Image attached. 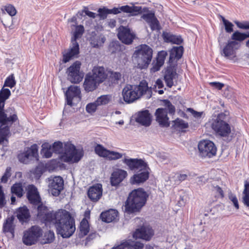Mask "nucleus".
I'll return each mask as SVG.
<instances>
[{"mask_svg":"<svg viewBox=\"0 0 249 249\" xmlns=\"http://www.w3.org/2000/svg\"><path fill=\"white\" fill-rule=\"evenodd\" d=\"M199 155L202 158H211L215 156L217 148L215 144L210 140H203L198 144Z\"/></svg>","mask_w":249,"mask_h":249,"instance_id":"obj_10","label":"nucleus"},{"mask_svg":"<svg viewBox=\"0 0 249 249\" xmlns=\"http://www.w3.org/2000/svg\"><path fill=\"white\" fill-rule=\"evenodd\" d=\"M97 233L96 231L94 232H91L89 235L87 237L86 239V242L88 243L91 241L92 240L95 239L97 235Z\"/></svg>","mask_w":249,"mask_h":249,"instance_id":"obj_63","label":"nucleus"},{"mask_svg":"<svg viewBox=\"0 0 249 249\" xmlns=\"http://www.w3.org/2000/svg\"><path fill=\"white\" fill-rule=\"evenodd\" d=\"M52 151L56 153H60L63 151V143L60 141L54 142L51 145Z\"/></svg>","mask_w":249,"mask_h":249,"instance_id":"obj_47","label":"nucleus"},{"mask_svg":"<svg viewBox=\"0 0 249 249\" xmlns=\"http://www.w3.org/2000/svg\"><path fill=\"white\" fill-rule=\"evenodd\" d=\"M26 196L29 203L34 206H36L41 202L37 188L33 184L28 185Z\"/></svg>","mask_w":249,"mask_h":249,"instance_id":"obj_16","label":"nucleus"},{"mask_svg":"<svg viewBox=\"0 0 249 249\" xmlns=\"http://www.w3.org/2000/svg\"><path fill=\"white\" fill-rule=\"evenodd\" d=\"M94 151L99 156L106 158L109 150L105 148L102 145L98 144L95 147Z\"/></svg>","mask_w":249,"mask_h":249,"instance_id":"obj_40","label":"nucleus"},{"mask_svg":"<svg viewBox=\"0 0 249 249\" xmlns=\"http://www.w3.org/2000/svg\"><path fill=\"white\" fill-rule=\"evenodd\" d=\"M153 56V50L146 44L139 46L134 53L137 66L141 69H146Z\"/></svg>","mask_w":249,"mask_h":249,"instance_id":"obj_7","label":"nucleus"},{"mask_svg":"<svg viewBox=\"0 0 249 249\" xmlns=\"http://www.w3.org/2000/svg\"><path fill=\"white\" fill-rule=\"evenodd\" d=\"M11 193L16 195L18 197H21L23 194V189L22 184L20 182L15 183L11 188Z\"/></svg>","mask_w":249,"mask_h":249,"instance_id":"obj_38","label":"nucleus"},{"mask_svg":"<svg viewBox=\"0 0 249 249\" xmlns=\"http://www.w3.org/2000/svg\"><path fill=\"white\" fill-rule=\"evenodd\" d=\"M155 17V16L154 13L151 12L143 14L141 18L144 19L147 23L149 24L150 21H151Z\"/></svg>","mask_w":249,"mask_h":249,"instance_id":"obj_59","label":"nucleus"},{"mask_svg":"<svg viewBox=\"0 0 249 249\" xmlns=\"http://www.w3.org/2000/svg\"><path fill=\"white\" fill-rule=\"evenodd\" d=\"M214 188L216 194H217L221 198H223L224 197V192L220 187L217 185L214 187Z\"/></svg>","mask_w":249,"mask_h":249,"instance_id":"obj_64","label":"nucleus"},{"mask_svg":"<svg viewBox=\"0 0 249 249\" xmlns=\"http://www.w3.org/2000/svg\"><path fill=\"white\" fill-rule=\"evenodd\" d=\"M240 46V45L238 42L229 40L223 48L221 54L226 58H229L234 54V50L238 49Z\"/></svg>","mask_w":249,"mask_h":249,"instance_id":"obj_25","label":"nucleus"},{"mask_svg":"<svg viewBox=\"0 0 249 249\" xmlns=\"http://www.w3.org/2000/svg\"><path fill=\"white\" fill-rule=\"evenodd\" d=\"M143 246V244L141 242L128 240L113 247L112 249H142Z\"/></svg>","mask_w":249,"mask_h":249,"instance_id":"obj_28","label":"nucleus"},{"mask_svg":"<svg viewBox=\"0 0 249 249\" xmlns=\"http://www.w3.org/2000/svg\"><path fill=\"white\" fill-rule=\"evenodd\" d=\"M167 54V52L166 51H160L158 53L156 60L164 64Z\"/></svg>","mask_w":249,"mask_h":249,"instance_id":"obj_57","label":"nucleus"},{"mask_svg":"<svg viewBox=\"0 0 249 249\" xmlns=\"http://www.w3.org/2000/svg\"><path fill=\"white\" fill-rule=\"evenodd\" d=\"M107 76L103 67H94L91 71L86 74L83 83L85 90L89 92L96 90L100 84L105 80Z\"/></svg>","mask_w":249,"mask_h":249,"instance_id":"obj_6","label":"nucleus"},{"mask_svg":"<svg viewBox=\"0 0 249 249\" xmlns=\"http://www.w3.org/2000/svg\"><path fill=\"white\" fill-rule=\"evenodd\" d=\"M111 100V96L109 94L101 95L98 97L96 101L97 105L102 106L108 104Z\"/></svg>","mask_w":249,"mask_h":249,"instance_id":"obj_42","label":"nucleus"},{"mask_svg":"<svg viewBox=\"0 0 249 249\" xmlns=\"http://www.w3.org/2000/svg\"><path fill=\"white\" fill-rule=\"evenodd\" d=\"M106 40V38L102 35H95L90 37V44L94 47H99L101 46Z\"/></svg>","mask_w":249,"mask_h":249,"instance_id":"obj_35","label":"nucleus"},{"mask_svg":"<svg viewBox=\"0 0 249 249\" xmlns=\"http://www.w3.org/2000/svg\"><path fill=\"white\" fill-rule=\"evenodd\" d=\"M65 95L67 104L72 107L73 105V100L78 99L79 100H80L81 99L80 87L77 86H70L65 92Z\"/></svg>","mask_w":249,"mask_h":249,"instance_id":"obj_15","label":"nucleus"},{"mask_svg":"<svg viewBox=\"0 0 249 249\" xmlns=\"http://www.w3.org/2000/svg\"><path fill=\"white\" fill-rule=\"evenodd\" d=\"M150 170L149 167L145 169H142L139 170V172L134 174L130 178V183L132 185H140L144 183L149 178Z\"/></svg>","mask_w":249,"mask_h":249,"instance_id":"obj_19","label":"nucleus"},{"mask_svg":"<svg viewBox=\"0 0 249 249\" xmlns=\"http://www.w3.org/2000/svg\"><path fill=\"white\" fill-rule=\"evenodd\" d=\"M53 152L51 144L48 142L42 144L41 154L43 157L49 158L52 157Z\"/></svg>","mask_w":249,"mask_h":249,"instance_id":"obj_37","label":"nucleus"},{"mask_svg":"<svg viewBox=\"0 0 249 249\" xmlns=\"http://www.w3.org/2000/svg\"><path fill=\"white\" fill-rule=\"evenodd\" d=\"M177 64H169L165 70L164 80L166 86L170 88L174 85L173 79L177 74Z\"/></svg>","mask_w":249,"mask_h":249,"instance_id":"obj_22","label":"nucleus"},{"mask_svg":"<svg viewBox=\"0 0 249 249\" xmlns=\"http://www.w3.org/2000/svg\"><path fill=\"white\" fill-rule=\"evenodd\" d=\"M79 53V45H72V47L66 53L63 54L62 62L63 63H66L70 61L75 56L77 55Z\"/></svg>","mask_w":249,"mask_h":249,"instance_id":"obj_33","label":"nucleus"},{"mask_svg":"<svg viewBox=\"0 0 249 249\" xmlns=\"http://www.w3.org/2000/svg\"><path fill=\"white\" fill-rule=\"evenodd\" d=\"M84 32V26L82 25H77L76 26L75 30L73 33V36L71 38V43L72 45H79L77 42V39L83 35Z\"/></svg>","mask_w":249,"mask_h":249,"instance_id":"obj_36","label":"nucleus"},{"mask_svg":"<svg viewBox=\"0 0 249 249\" xmlns=\"http://www.w3.org/2000/svg\"><path fill=\"white\" fill-rule=\"evenodd\" d=\"M149 24L151 29L152 31L160 29L159 21L156 18V17H155L154 18H153V19L150 21V22L149 23Z\"/></svg>","mask_w":249,"mask_h":249,"instance_id":"obj_55","label":"nucleus"},{"mask_svg":"<svg viewBox=\"0 0 249 249\" xmlns=\"http://www.w3.org/2000/svg\"><path fill=\"white\" fill-rule=\"evenodd\" d=\"M17 217L19 222L22 223L28 222L31 215L29 209L25 206L20 207L18 210Z\"/></svg>","mask_w":249,"mask_h":249,"instance_id":"obj_32","label":"nucleus"},{"mask_svg":"<svg viewBox=\"0 0 249 249\" xmlns=\"http://www.w3.org/2000/svg\"><path fill=\"white\" fill-rule=\"evenodd\" d=\"M127 176L126 171L117 168L111 174L110 182L112 186L117 187Z\"/></svg>","mask_w":249,"mask_h":249,"instance_id":"obj_20","label":"nucleus"},{"mask_svg":"<svg viewBox=\"0 0 249 249\" xmlns=\"http://www.w3.org/2000/svg\"><path fill=\"white\" fill-rule=\"evenodd\" d=\"M231 41L241 42L244 40L243 33L238 31H235L231 36Z\"/></svg>","mask_w":249,"mask_h":249,"instance_id":"obj_48","label":"nucleus"},{"mask_svg":"<svg viewBox=\"0 0 249 249\" xmlns=\"http://www.w3.org/2000/svg\"><path fill=\"white\" fill-rule=\"evenodd\" d=\"M14 220L15 217L13 215L7 217L4 221L2 226L3 232H9L11 233L12 238H14L15 237V230L16 226L14 224Z\"/></svg>","mask_w":249,"mask_h":249,"instance_id":"obj_29","label":"nucleus"},{"mask_svg":"<svg viewBox=\"0 0 249 249\" xmlns=\"http://www.w3.org/2000/svg\"><path fill=\"white\" fill-rule=\"evenodd\" d=\"M83 156L82 151H78L76 147L70 143L64 145V152L61 156V159L64 162H78Z\"/></svg>","mask_w":249,"mask_h":249,"instance_id":"obj_9","label":"nucleus"},{"mask_svg":"<svg viewBox=\"0 0 249 249\" xmlns=\"http://www.w3.org/2000/svg\"><path fill=\"white\" fill-rule=\"evenodd\" d=\"M98 16L102 19H105L107 18L108 14H109V9L106 7H103V8H99L98 10Z\"/></svg>","mask_w":249,"mask_h":249,"instance_id":"obj_51","label":"nucleus"},{"mask_svg":"<svg viewBox=\"0 0 249 249\" xmlns=\"http://www.w3.org/2000/svg\"><path fill=\"white\" fill-rule=\"evenodd\" d=\"M154 234V231L151 227L142 226L136 230L133 234V237L136 239L140 238L149 241Z\"/></svg>","mask_w":249,"mask_h":249,"instance_id":"obj_17","label":"nucleus"},{"mask_svg":"<svg viewBox=\"0 0 249 249\" xmlns=\"http://www.w3.org/2000/svg\"><path fill=\"white\" fill-rule=\"evenodd\" d=\"M118 216V212L117 210L110 209L102 212L100 214V218L106 223H110L115 221Z\"/></svg>","mask_w":249,"mask_h":249,"instance_id":"obj_30","label":"nucleus"},{"mask_svg":"<svg viewBox=\"0 0 249 249\" xmlns=\"http://www.w3.org/2000/svg\"><path fill=\"white\" fill-rule=\"evenodd\" d=\"M117 36L121 42L126 45L132 44L136 37L134 33L128 26L121 25L118 29Z\"/></svg>","mask_w":249,"mask_h":249,"instance_id":"obj_13","label":"nucleus"},{"mask_svg":"<svg viewBox=\"0 0 249 249\" xmlns=\"http://www.w3.org/2000/svg\"><path fill=\"white\" fill-rule=\"evenodd\" d=\"M45 244H49L52 243L55 239V236L53 231H49L48 232L45 233Z\"/></svg>","mask_w":249,"mask_h":249,"instance_id":"obj_50","label":"nucleus"},{"mask_svg":"<svg viewBox=\"0 0 249 249\" xmlns=\"http://www.w3.org/2000/svg\"><path fill=\"white\" fill-rule=\"evenodd\" d=\"M6 12L11 17L14 16L17 14V10L14 5L12 4H7L4 7Z\"/></svg>","mask_w":249,"mask_h":249,"instance_id":"obj_49","label":"nucleus"},{"mask_svg":"<svg viewBox=\"0 0 249 249\" xmlns=\"http://www.w3.org/2000/svg\"><path fill=\"white\" fill-rule=\"evenodd\" d=\"M149 195L143 188L132 190L125 203V211L128 214L139 212L145 205Z\"/></svg>","mask_w":249,"mask_h":249,"instance_id":"obj_3","label":"nucleus"},{"mask_svg":"<svg viewBox=\"0 0 249 249\" xmlns=\"http://www.w3.org/2000/svg\"><path fill=\"white\" fill-rule=\"evenodd\" d=\"M11 95L8 89L3 87L0 90V144L6 140L10 134L11 126L18 120L17 111L14 107L4 109L5 101Z\"/></svg>","mask_w":249,"mask_h":249,"instance_id":"obj_2","label":"nucleus"},{"mask_svg":"<svg viewBox=\"0 0 249 249\" xmlns=\"http://www.w3.org/2000/svg\"><path fill=\"white\" fill-rule=\"evenodd\" d=\"M120 10H121V13L123 12L124 13H129L132 16H136L139 14L149 11V9L147 7L142 8V6H130L128 5L120 7Z\"/></svg>","mask_w":249,"mask_h":249,"instance_id":"obj_24","label":"nucleus"},{"mask_svg":"<svg viewBox=\"0 0 249 249\" xmlns=\"http://www.w3.org/2000/svg\"><path fill=\"white\" fill-rule=\"evenodd\" d=\"M210 84L212 87L215 88V89L218 90L221 89L224 86V85L223 83L218 82H211Z\"/></svg>","mask_w":249,"mask_h":249,"instance_id":"obj_62","label":"nucleus"},{"mask_svg":"<svg viewBox=\"0 0 249 249\" xmlns=\"http://www.w3.org/2000/svg\"><path fill=\"white\" fill-rule=\"evenodd\" d=\"M123 162L131 171L145 169V168H148V166L147 163L141 159L125 158L123 160Z\"/></svg>","mask_w":249,"mask_h":249,"instance_id":"obj_18","label":"nucleus"},{"mask_svg":"<svg viewBox=\"0 0 249 249\" xmlns=\"http://www.w3.org/2000/svg\"><path fill=\"white\" fill-rule=\"evenodd\" d=\"M37 216L45 223H53L56 232L63 238H69L75 231V222L70 213L65 210L50 211L41 202L37 205Z\"/></svg>","mask_w":249,"mask_h":249,"instance_id":"obj_1","label":"nucleus"},{"mask_svg":"<svg viewBox=\"0 0 249 249\" xmlns=\"http://www.w3.org/2000/svg\"><path fill=\"white\" fill-rule=\"evenodd\" d=\"M81 65L80 61H76L67 69L68 80L71 83L77 84L82 80L84 73L80 71Z\"/></svg>","mask_w":249,"mask_h":249,"instance_id":"obj_11","label":"nucleus"},{"mask_svg":"<svg viewBox=\"0 0 249 249\" xmlns=\"http://www.w3.org/2000/svg\"><path fill=\"white\" fill-rule=\"evenodd\" d=\"M234 22L237 26L240 29L244 30L249 29V21L241 22L238 21H235Z\"/></svg>","mask_w":249,"mask_h":249,"instance_id":"obj_60","label":"nucleus"},{"mask_svg":"<svg viewBox=\"0 0 249 249\" xmlns=\"http://www.w3.org/2000/svg\"><path fill=\"white\" fill-rule=\"evenodd\" d=\"M243 202L244 205L249 208V181L244 182V189L243 192Z\"/></svg>","mask_w":249,"mask_h":249,"instance_id":"obj_39","label":"nucleus"},{"mask_svg":"<svg viewBox=\"0 0 249 249\" xmlns=\"http://www.w3.org/2000/svg\"><path fill=\"white\" fill-rule=\"evenodd\" d=\"M102 187L100 184H97L90 187L88 191V196L91 201H97L102 196Z\"/></svg>","mask_w":249,"mask_h":249,"instance_id":"obj_27","label":"nucleus"},{"mask_svg":"<svg viewBox=\"0 0 249 249\" xmlns=\"http://www.w3.org/2000/svg\"><path fill=\"white\" fill-rule=\"evenodd\" d=\"M163 64V63L156 60V62L153 64V67L151 69V71L153 72L159 71L160 70L161 67L162 66Z\"/></svg>","mask_w":249,"mask_h":249,"instance_id":"obj_61","label":"nucleus"},{"mask_svg":"<svg viewBox=\"0 0 249 249\" xmlns=\"http://www.w3.org/2000/svg\"><path fill=\"white\" fill-rule=\"evenodd\" d=\"M43 234L42 229L37 225H34L24 231L23 233L22 241L23 243L28 246L35 245Z\"/></svg>","mask_w":249,"mask_h":249,"instance_id":"obj_8","label":"nucleus"},{"mask_svg":"<svg viewBox=\"0 0 249 249\" xmlns=\"http://www.w3.org/2000/svg\"><path fill=\"white\" fill-rule=\"evenodd\" d=\"M16 84L14 74L8 76L4 81V87H8L10 88L14 87Z\"/></svg>","mask_w":249,"mask_h":249,"instance_id":"obj_45","label":"nucleus"},{"mask_svg":"<svg viewBox=\"0 0 249 249\" xmlns=\"http://www.w3.org/2000/svg\"><path fill=\"white\" fill-rule=\"evenodd\" d=\"M110 77L112 83H118V81L121 79L122 74L119 72L112 71L110 73Z\"/></svg>","mask_w":249,"mask_h":249,"instance_id":"obj_53","label":"nucleus"},{"mask_svg":"<svg viewBox=\"0 0 249 249\" xmlns=\"http://www.w3.org/2000/svg\"><path fill=\"white\" fill-rule=\"evenodd\" d=\"M228 197L229 199L232 202L234 207L236 209H238L239 207L236 196L234 194H232L231 192H230L228 193Z\"/></svg>","mask_w":249,"mask_h":249,"instance_id":"obj_54","label":"nucleus"},{"mask_svg":"<svg viewBox=\"0 0 249 249\" xmlns=\"http://www.w3.org/2000/svg\"><path fill=\"white\" fill-rule=\"evenodd\" d=\"M229 113L228 111L213 115L208 122L211 128L216 135L227 137L231 132V127L228 123Z\"/></svg>","mask_w":249,"mask_h":249,"instance_id":"obj_5","label":"nucleus"},{"mask_svg":"<svg viewBox=\"0 0 249 249\" xmlns=\"http://www.w3.org/2000/svg\"><path fill=\"white\" fill-rule=\"evenodd\" d=\"M162 36L164 41L167 43L180 45L183 41L180 36L174 35L169 33L163 32Z\"/></svg>","mask_w":249,"mask_h":249,"instance_id":"obj_31","label":"nucleus"},{"mask_svg":"<svg viewBox=\"0 0 249 249\" xmlns=\"http://www.w3.org/2000/svg\"><path fill=\"white\" fill-rule=\"evenodd\" d=\"M169 64H177L174 62L176 61V63H177V61L181 58L184 52V48L182 46H174L169 50Z\"/></svg>","mask_w":249,"mask_h":249,"instance_id":"obj_26","label":"nucleus"},{"mask_svg":"<svg viewBox=\"0 0 249 249\" xmlns=\"http://www.w3.org/2000/svg\"><path fill=\"white\" fill-rule=\"evenodd\" d=\"M148 83L145 80L141 81L139 85L126 84L122 90L124 101L131 104L140 99L148 90Z\"/></svg>","mask_w":249,"mask_h":249,"instance_id":"obj_4","label":"nucleus"},{"mask_svg":"<svg viewBox=\"0 0 249 249\" xmlns=\"http://www.w3.org/2000/svg\"><path fill=\"white\" fill-rule=\"evenodd\" d=\"M107 159L109 160H117L123 157V154L114 151H109Z\"/></svg>","mask_w":249,"mask_h":249,"instance_id":"obj_46","label":"nucleus"},{"mask_svg":"<svg viewBox=\"0 0 249 249\" xmlns=\"http://www.w3.org/2000/svg\"><path fill=\"white\" fill-rule=\"evenodd\" d=\"M38 155V145L34 144L30 147H27L24 151L19 153L18 159L19 161L23 164H28L30 161Z\"/></svg>","mask_w":249,"mask_h":249,"instance_id":"obj_12","label":"nucleus"},{"mask_svg":"<svg viewBox=\"0 0 249 249\" xmlns=\"http://www.w3.org/2000/svg\"><path fill=\"white\" fill-rule=\"evenodd\" d=\"M6 204L5 196L3 190V187L0 185V208H2Z\"/></svg>","mask_w":249,"mask_h":249,"instance_id":"obj_58","label":"nucleus"},{"mask_svg":"<svg viewBox=\"0 0 249 249\" xmlns=\"http://www.w3.org/2000/svg\"><path fill=\"white\" fill-rule=\"evenodd\" d=\"M167 113V109L163 108H157L155 113L156 121L162 127H168L170 125Z\"/></svg>","mask_w":249,"mask_h":249,"instance_id":"obj_23","label":"nucleus"},{"mask_svg":"<svg viewBox=\"0 0 249 249\" xmlns=\"http://www.w3.org/2000/svg\"><path fill=\"white\" fill-rule=\"evenodd\" d=\"M11 168L10 167H7L5 170V171L1 178V182L2 183H6L8 181V178L11 176Z\"/></svg>","mask_w":249,"mask_h":249,"instance_id":"obj_52","label":"nucleus"},{"mask_svg":"<svg viewBox=\"0 0 249 249\" xmlns=\"http://www.w3.org/2000/svg\"><path fill=\"white\" fill-rule=\"evenodd\" d=\"M221 17L224 26L225 31L228 33H231L233 31V24L231 22L226 19L224 17L222 16H221Z\"/></svg>","mask_w":249,"mask_h":249,"instance_id":"obj_43","label":"nucleus"},{"mask_svg":"<svg viewBox=\"0 0 249 249\" xmlns=\"http://www.w3.org/2000/svg\"><path fill=\"white\" fill-rule=\"evenodd\" d=\"M163 105L166 107L167 111L170 114H174L175 112V107L173 106L171 102L168 99H164L162 100Z\"/></svg>","mask_w":249,"mask_h":249,"instance_id":"obj_44","label":"nucleus"},{"mask_svg":"<svg viewBox=\"0 0 249 249\" xmlns=\"http://www.w3.org/2000/svg\"><path fill=\"white\" fill-rule=\"evenodd\" d=\"M79 231L78 237L80 238L84 237L89 232V226L88 221L85 218L80 223Z\"/></svg>","mask_w":249,"mask_h":249,"instance_id":"obj_34","label":"nucleus"},{"mask_svg":"<svg viewBox=\"0 0 249 249\" xmlns=\"http://www.w3.org/2000/svg\"><path fill=\"white\" fill-rule=\"evenodd\" d=\"M98 106H99L97 105L95 101L94 102L89 103L86 106V110L89 113L94 112L96 110Z\"/></svg>","mask_w":249,"mask_h":249,"instance_id":"obj_56","label":"nucleus"},{"mask_svg":"<svg viewBox=\"0 0 249 249\" xmlns=\"http://www.w3.org/2000/svg\"><path fill=\"white\" fill-rule=\"evenodd\" d=\"M152 116L147 109L139 111L135 118V121L142 126L148 127L151 124Z\"/></svg>","mask_w":249,"mask_h":249,"instance_id":"obj_21","label":"nucleus"},{"mask_svg":"<svg viewBox=\"0 0 249 249\" xmlns=\"http://www.w3.org/2000/svg\"><path fill=\"white\" fill-rule=\"evenodd\" d=\"M173 123L174 124L173 127H174L175 128L183 129L187 128L189 127L188 123L185 122L183 120L178 118L173 121Z\"/></svg>","mask_w":249,"mask_h":249,"instance_id":"obj_41","label":"nucleus"},{"mask_svg":"<svg viewBox=\"0 0 249 249\" xmlns=\"http://www.w3.org/2000/svg\"><path fill=\"white\" fill-rule=\"evenodd\" d=\"M49 188L53 196H58L64 188V180L60 176L51 177L48 178Z\"/></svg>","mask_w":249,"mask_h":249,"instance_id":"obj_14","label":"nucleus"}]
</instances>
